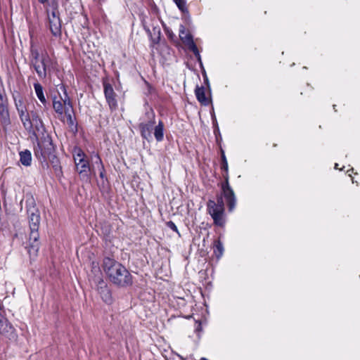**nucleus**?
<instances>
[{"instance_id":"1","label":"nucleus","mask_w":360,"mask_h":360,"mask_svg":"<svg viewBox=\"0 0 360 360\" xmlns=\"http://www.w3.org/2000/svg\"><path fill=\"white\" fill-rule=\"evenodd\" d=\"M34 154L41 163L43 169L49 168L47 162V160H49L56 173V176L60 178L63 175L62 167L60 166L59 159L55 155V147L49 135H44L38 141L37 146L34 147Z\"/></svg>"},{"instance_id":"2","label":"nucleus","mask_w":360,"mask_h":360,"mask_svg":"<svg viewBox=\"0 0 360 360\" xmlns=\"http://www.w3.org/2000/svg\"><path fill=\"white\" fill-rule=\"evenodd\" d=\"M103 268L110 281L114 285L126 288L133 284V276L127 269L119 262L110 257H105Z\"/></svg>"},{"instance_id":"3","label":"nucleus","mask_w":360,"mask_h":360,"mask_svg":"<svg viewBox=\"0 0 360 360\" xmlns=\"http://www.w3.org/2000/svg\"><path fill=\"white\" fill-rule=\"evenodd\" d=\"M26 207L30 229L27 248L28 252L30 255H37L40 246L39 233L38 232L40 224V213L33 198L26 201Z\"/></svg>"},{"instance_id":"4","label":"nucleus","mask_w":360,"mask_h":360,"mask_svg":"<svg viewBox=\"0 0 360 360\" xmlns=\"http://www.w3.org/2000/svg\"><path fill=\"white\" fill-rule=\"evenodd\" d=\"M89 280L92 285L96 287V290L99 293L102 300L108 304L112 303V297L110 290L107 283L103 280V274L98 266H94L91 273L89 274Z\"/></svg>"},{"instance_id":"5","label":"nucleus","mask_w":360,"mask_h":360,"mask_svg":"<svg viewBox=\"0 0 360 360\" xmlns=\"http://www.w3.org/2000/svg\"><path fill=\"white\" fill-rule=\"evenodd\" d=\"M207 207V212L212 217L214 224L219 226H223L225 224L223 196L217 195V201L209 200Z\"/></svg>"},{"instance_id":"6","label":"nucleus","mask_w":360,"mask_h":360,"mask_svg":"<svg viewBox=\"0 0 360 360\" xmlns=\"http://www.w3.org/2000/svg\"><path fill=\"white\" fill-rule=\"evenodd\" d=\"M72 155L77 172L81 178L88 179L90 166L85 153L79 147H75Z\"/></svg>"},{"instance_id":"7","label":"nucleus","mask_w":360,"mask_h":360,"mask_svg":"<svg viewBox=\"0 0 360 360\" xmlns=\"http://www.w3.org/2000/svg\"><path fill=\"white\" fill-rule=\"evenodd\" d=\"M47 13L49 11H47ZM49 27L51 34L55 37H59L61 34V21L58 11V4H53V10L51 13H48Z\"/></svg>"},{"instance_id":"8","label":"nucleus","mask_w":360,"mask_h":360,"mask_svg":"<svg viewBox=\"0 0 360 360\" xmlns=\"http://www.w3.org/2000/svg\"><path fill=\"white\" fill-rule=\"evenodd\" d=\"M52 60L47 53L41 54V59L32 67L40 79L46 78L51 74Z\"/></svg>"},{"instance_id":"9","label":"nucleus","mask_w":360,"mask_h":360,"mask_svg":"<svg viewBox=\"0 0 360 360\" xmlns=\"http://www.w3.org/2000/svg\"><path fill=\"white\" fill-rule=\"evenodd\" d=\"M229 176L228 175H224V182L222 184L221 186V195L223 198H225L228 207L229 211L232 212L236 204V198L234 193V191L231 188L229 183Z\"/></svg>"},{"instance_id":"10","label":"nucleus","mask_w":360,"mask_h":360,"mask_svg":"<svg viewBox=\"0 0 360 360\" xmlns=\"http://www.w3.org/2000/svg\"><path fill=\"white\" fill-rule=\"evenodd\" d=\"M148 116V121L146 122H141L139 125V128L140 129L141 135L143 139L149 140L152 137V130L155 124V115L153 110H150V112H148L146 113Z\"/></svg>"},{"instance_id":"11","label":"nucleus","mask_w":360,"mask_h":360,"mask_svg":"<svg viewBox=\"0 0 360 360\" xmlns=\"http://www.w3.org/2000/svg\"><path fill=\"white\" fill-rule=\"evenodd\" d=\"M59 89L61 90L63 93V95L59 96V98H57L56 96H54L53 98V108L54 111L58 115H63L65 112V96L68 95L67 92V89L65 86L63 84H61L58 85Z\"/></svg>"},{"instance_id":"12","label":"nucleus","mask_w":360,"mask_h":360,"mask_svg":"<svg viewBox=\"0 0 360 360\" xmlns=\"http://www.w3.org/2000/svg\"><path fill=\"white\" fill-rule=\"evenodd\" d=\"M65 116L67 117V123L71 131L73 133L77 132V124L76 122V118L72 115L73 113V108L72 105V102L68 95L65 96Z\"/></svg>"},{"instance_id":"13","label":"nucleus","mask_w":360,"mask_h":360,"mask_svg":"<svg viewBox=\"0 0 360 360\" xmlns=\"http://www.w3.org/2000/svg\"><path fill=\"white\" fill-rule=\"evenodd\" d=\"M104 94L106 102L108 103L110 110L113 111L117 108V101L116 99V94L112 85L109 83H103Z\"/></svg>"},{"instance_id":"14","label":"nucleus","mask_w":360,"mask_h":360,"mask_svg":"<svg viewBox=\"0 0 360 360\" xmlns=\"http://www.w3.org/2000/svg\"><path fill=\"white\" fill-rule=\"evenodd\" d=\"M0 333L9 340H15L17 338L15 328L5 317L0 319Z\"/></svg>"},{"instance_id":"15","label":"nucleus","mask_w":360,"mask_h":360,"mask_svg":"<svg viewBox=\"0 0 360 360\" xmlns=\"http://www.w3.org/2000/svg\"><path fill=\"white\" fill-rule=\"evenodd\" d=\"M31 123L32 124V131L31 133L37 138L35 131L38 132L42 131L44 130V127L41 119L39 117L37 112L34 111L31 112ZM38 141L39 140H37V141Z\"/></svg>"},{"instance_id":"16","label":"nucleus","mask_w":360,"mask_h":360,"mask_svg":"<svg viewBox=\"0 0 360 360\" xmlns=\"http://www.w3.org/2000/svg\"><path fill=\"white\" fill-rule=\"evenodd\" d=\"M144 30L149 35L151 42L153 45L158 44L160 41L161 30L158 25L153 26L152 31L147 27L144 26Z\"/></svg>"},{"instance_id":"17","label":"nucleus","mask_w":360,"mask_h":360,"mask_svg":"<svg viewBox=\"0 0 360 360\" xmlns=\"http://www.w3.org/2000/svg\"><path fill=\"white\" fill-rule=\"evenodd\" d=\"M20 119L22 123L24 128L29 132L32 131V124L31 123V113L29 114L27 110L18 113Z\"/></svg>"},{"instance_id":"18","label":"nucleus","mask_w":360,"mask_h":360,"mask_svg":"<svg viewBox=\"0 0 360 360\" xmlns=\"http://www.w3.org/2000/svg\"><path fill=\"white\" fill-rule=\"evenodd\" d=\"M195 94L197 100L201 103V105L207 106L210 101L205 96V89L204 86H196L195 89Z\"/></svg>"},{"instance_id":"19","label":"nucleus","mask_w":360,"mask_h":360,"mask_svg":"<svg viewBox=\"0 0 360 360\" xmlns=\"http://www.w3.org/2000/svg\"><path fill=\"white\" fill-rule=\"evenodd\" d=\"M0 122L4 129L11 124L10 115L8 106L0 107Z\"/></svg>"},{"instance_id":"20","label":"nucleus","mask_w":360,"mask_h":360,"mask_svg":"<svg viewBox=\"0 0 360 360\" xmlns=\"http://www.w3.org/2000/svg\"><path fill=\"white\" fill-rule=\"evenodd\" d=\"M34 89L38 99L44 105V107L46 108L49 103L44 96L43 86L39 82H36L34 83Z\"/></svg>"},{"instance_id":"21","label":"nucleus","mask_w":360,"mask_h":360,"mask_svg":"<svg viewBox=\"0 0 360 360\" xmlns=\"http://www.w3.org/2000/svg\"><path fill=\"white\" fill-rule=\"evenodd\" d=\"M20 162L25 167H29L32 164V153L30 150L25 149L19 153Z\"/></svg>"},{"instance_id":"22","label":"nucleus","mask_w":360,"mask_h":360,"mask_svg":"<svg viewBox=\"0 0 360 360\" xmlns=\"http://www.w3.org/2000/svg\"><path fill=\"white\" fill-rule=\"evenodd\" d=\"M154 136L158 142H160L164 139V124L160 120L158 125L154 127Z\"/></svg>"},{"instance_id":"23","label":"nucleus","mask_w":360,"mask_h":360,"mask_svg":"<svg viewBox=\"0 0 360 360\" xmlns=\"http://www.w3.org/2000/svg\"><path fill=\"white\" fill-rule=\"evenodd\" d=\"M13 100L15 106L18 113L22 112L23 111L27 110L26 105H25L22 97L20 95V94H17V95H13Z\"/></svg>"},{"instance_id":"24","label":"nucleus","mask_w":360,"mask_h":360,"mask_svg":"<svg viewBox=\"0 0 360 360\" xmlns=\"http://www.w3.org/2000/svg\"><path fill=\"white\" fill-rule=\"evenodd\" d=\"M179 38L185 45L193 40L192 34L186 32L185 27L183 25H180Z\"/></svg>"},{"instance_id":"25","label":"nucleus","mask_w":360,"mask_h":360,"mask_svg":"<svg viewBox=\"0 0 360 360\" xmlns=\"http://www.w3.org/2000/svg\"><path fill=\"white\" fill-rule=\"evenodd\" d=\"M224 245L219 239L214 240L213 246L214 255L217 259H219L224 254Z\"/></svg>"},{"instance_id":"26","label":"nucleus","mask_w":360,"mask_h":360,"mask_svg":"<svg viewBox=\"0 0 360 360\" xmlns=\"http://www.w3.org/2000/svg\"><path fill=\"white\" fill-rule=\"evenodd\" d=\"M41 55L40 54L39 50L33 46H31L30 48V65L32 67L34 64L37 63L39 60L41 59Z\"/></svg>"},{"instance_id":"27","label":"nucleus","mask_w":360,"mask_h":360,"mask_svg":"<svg viewBox=\"0 0 360 360\" xmlns=\"http://www.w3.org/2000/svg\"><path fill=\"white\" fill-rule=\"evenodd\" d=\"M178 8L183 13L188 12L185 0H173Z\"/></svg>"},{"instance_id":"28","label":"nucleus","mask_w":360,"mask_h":360,"mask_svg":"<svg viewBox=\"0 0 360 360\" xmlns=\"http://www.w3.org/2000/svg\"><path fill=\"white\" fill-rule=\"evenodd\" d=\"M188 49L191 51L195 56H198V53H200L199 51H198V49L196 46V44H195V42L193 41H191V42H189L188 44H187L186 45Z\"/></svg>"},{"instance_id":"29","label":"nucleus","mask_w":360,"mask_h":360,"mask_svg":"<svg viewBox=\"0 0 360 360\" xmlns=\"http://www.w3.org/2000/svg\"><path fill=\"white\" fill-rule=\"evenodd\" d=\"M163 27H164V30H165L167 37L169 39L173 40L175 37V34H174L172 30L171 29H169V27H166L165 25H163Z\"/></svg>"},{"instance_id":"30","label":"nucleus","mask_w":360,"mask_h":360,"mask_svg":"<svg viewBox=\"0 0 360 360\" xmlns=\"http://www.w3.org/2000/svg\"><path fill=\"white\" fill-rule=\"evenodd\" d=\"M7 107L8 106V101L6 95L0 93V107Z\"/></svg>"},{"instance_id":"31","label":"nucleus","mask_w":360,"mask_h":360,"mask_svg":"<svg viewBox=\"0 0 360 360\" xmlns=\"http://www.w3.org/2000/svg\"><path fill=\"white\" fill-rule=\"evenodd\" d=\"M167 226L168 228H169L171 230H172L173 231L177 233L178 234H179V232L178 231V229H177V226H176V224L172 221H169L167 222Z\"/></svg>"},{"instance_id":"32","label":"nucleus","mask_w":360,"mask_h":360,"mask_svg":"<svg viewBox=\"0 0 360 360\" xmlns=\"http://www.w3.org/2000/svg\"><path fill=\"white\" fill-rule=\"evenodd\" d=\"M100 168H98V171H99V176L103 179L105 176V168H104V165L102 162V161H100Z\"/></svg>"},{"instance_id":"33","label":"nucleus","mask_w":360,"mask_h":360,"mask_svg":"<svg viewBox=\"0 0 360 360\" xmlns=\"http://www.w3.org/2000/svg\"><path fill=\"white\" fill-rule=\"evenodd\" d=\"M221 169L225 172V174H223V176L224 175L229 176L228 162H221Z\"/></svg>"},{"instance_id":"34","label":"nucleus","mask_w":360,"mask_h":360,"mask_svg":"<svg viewBox=\"0 0 360 360\" xmlns=\"http://www.w3.org/2000/svg\"><path fill=\"white\" fill-rule=\"evenodd\" d=\"M221 162H227L224 151L222 149L221 150Z\"/></svg>"},{"instance_id":"35","label":"nucleus","mask_w":360,"mask_h":360,"mask_svg":"<svg viewBox=\"0 0 360 360\" xmlns=\"http://www.w3.org/2000/svg\"><path fill=\"white\" fill-rule=\"evenodd\" d=\"M100 161H102L100 156L98 155H96V160H95V164L97 165L98 166V168H100Z\"/></svg>"},{"instance_id":"36","label":"nucleus","mask_w":360,"mask_h":360,"mask_svg":"<svg viewBox=\"0 0 360 360\" xmlns=\"http://www.w3.org/2000/svg\"><path fill=\"white\" fill-rule=\"evenodd\" d=\"M198 62L199 63V64L202 66V60H201V56H200V53H198V56H195Z\"/></svg>"},{"instance_id":"37","label":"nucleus","mask_w":360,"mask_h":360,"mask_svg":"<svg viewBox=\"0 0 360 360\" xmlns=\"http://www.w3.org/2000/svg\"><path fill=\"white\" fill-rule=\"evenodd\" d=\"M39 3L42 4H45L46 3L48 2V0H38Z\"/></svg>"},{"instance_id":"38","label":"nucleus","mask_w":360,"mask_h":360,"mask_svg":"<svg viewBox=\"0 0 360 360\" xmlns=\"http://www.w3.org/2000/svg\"><path fill=\"white\" fill-rule=\"evenodd\" d=\"M200 329H201V325H200V323H199L198 327L196 328V330H199Z\"/></svg>"},{"instance_id":"39","label":"nucleus","mask_w":360,"mask_h":360,"mask_svg":"<svg viewBox=\"0 0 360 360\" xmlns=\"http://www.w3.org/2000/svg\"><path fill=\"white\" fill-rule=\"evenodd\" d=\"M205 82L207 84H208V83H209V82H208V79H207V77H205Z\"/></svg>"},{"instance_id":"40","label":"nucleus","mask_w":360,"mask_h":360,"mask_svg":"<svg viewBox=\"0 0 360 360\" xmlns=\"http://www.w3.org/2000/svg\"><path fill=\"white\" fill-rule=\"evenodd\" d=\"M338 163H335V169H338Z\"/></svg>"},{"instance_id":"41","label":"nucleus","mask_w":360,"mask_h":360,"mask_svg":"<svg viewBox=\"0 0 360 360\" xmlns=\"http://www.w3.org/2000/svg\"><path fill=\"white\" fill-rule=\"evenodd\" d=\"M200 360H208V359L205 357H202Z\"/></svg>"},{"instance_id":"42","label":"nucleus","mask_w":360,"mask_h":360,"mask_svg":"<svg viewBox=\"0 0 360 360\" xmlns=\"http://www.w3.org/2000/svg\"><path fill=\"white\" fill-rule=\"evenodd\" d=\"M66 2L68 1L69 0H65Z\"/></svg>"}]
</instances>
